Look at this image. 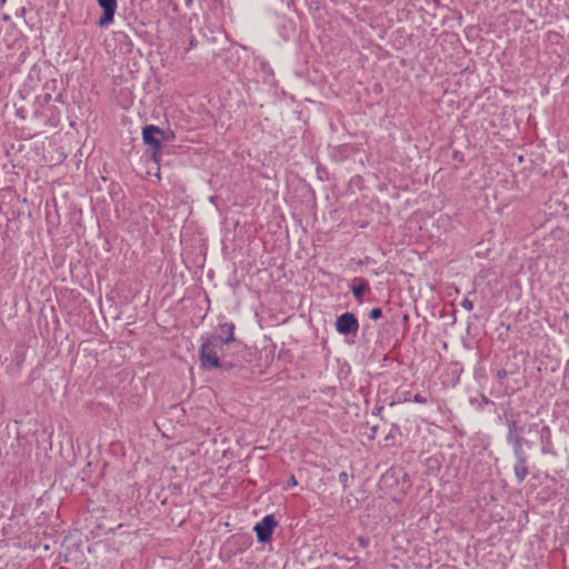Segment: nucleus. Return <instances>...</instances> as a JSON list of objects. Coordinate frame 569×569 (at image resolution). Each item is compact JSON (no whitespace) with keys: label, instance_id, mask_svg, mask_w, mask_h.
I'll list each match as a JSON object with an SVG mask.
<instances>
[{"label":"nucleus","instance_id":"nucleus-11","mask_svg":"<svg viewBox=\"0 0 569 569\" xmlns=\"http://www.w3.org/2000/svg\"><path fill=\"white\" fill-rule=\"evenodd\" d=\"M518 415H510V417L506 418L507 433H506V442H511L519 435L525 433V427L519 426L517 420Z\"/></svg>","mask_w":569,"mask_h":569},{"label":"nucleus","instance_id":"nucleus-25","mask_svg":"<svg viewBox=\"0 0 569 569\" xmlns=\"http://www.w3.org/2000/svg\"><path fill=\"white\" fill-rule=\"evenodd\" d=\"M411 401L420 405H426L428 402V398L426 396L417 393L413 396V398H411Z\"/></svg>","mask_w":569,"mask_h":569},{"label":"nucleus","instance_id":"nucleus-21","mask_svg":"<svg viewBox=\"0 0 569 569\" xmlns=\"http://www.w3.org/2000/svg\"><path fill=\"white\" fill-rule=\"evenodd\" d=\"M382 309L380 307L372 308L369 312V318L371 320H379L382 318Z\"/></svg>","mask_w":569,"mask_h":569},{"label":"nucleus","instance_id":"nucleus-9","mask_svg":"<svg viewBox=\"0 0 569 569\" xmlns=\"http://www.w3.org/2000/svg\"><path fill=\"white\" fill-rule=\"evenodd\" d=\"M513 475L518 485H521L530 473V456L513 459Z\"/></svg>","mask_w":569,"mask_h":569},{"label":"nucleus","instance_id":"nucleus-28","mask_svg":"<svg viewBox=\"0 0 569 569\" xmlns=\"http://www.w3.org/2000/svg\"><path fill=\"white\" fill-rule=\"evenodd\" d=\"M198 44V41L196 39L194 36H191L190 39H189V43H188V47H187V50L190 51L192 50L193 48H196Z\"/></svg>","mask_w":569,"mask_h":569},{"label":"nucleus","instance_id":"nucleus-34","mask_svg":"<svg viewBox=\"0 0 569 569\" xmlns=\"http://www.w3.org/2000/svg\"><path fill=\"white\" fill-rule=\"evenodd\" d=\"M382 411H383V407H382V406H380V407L375 408V410H373V412H372V413H373L375 416L380 417V419H383V417H382Z\"/></svg>","mask_w":569,"mask_h":569},{"label":"nucleus","instance_id":"nucleus-13","mask_svg":"<svg viewBox=\"0 0 569 569\" xmlns=\"http://www.w3.org/2000/svg\"><path fill=\"white\" fill-rule=\"evenodd\" d=\"M370 290L369 282L363 278H355L353 286L351 287V292L355 299L361 303L363 299V295Z\"/></svg>","mask_w":569,"mask_h":569},{"label":"nucleus","instance_id":"nucleus-17","mask_svg":"<svg viewBox=\"0 0 569 569\" xmlns=\"http://www.w3.org/2000/svg\"><path fill=\"white\" fill-rule=\"evenodd\" d=\"M508 377V371L503 368L501 369H498L497 372H496V378L498 379L499 381V392L501 395H505V393H508L509 390H508V386H506L503 383V380Z\"/></svg>","mask_w":569,"mask_h":569},{"label":"nucleus","instance_id":"nucleus-14","mask_svg":"<svg viewBox=\"0 0 569 569\" xmlns=\"http://www.w3.org/2000/svg\"><path fill=\"white\" fill-rule=\"evenodd\" d=\"M398 476L400 478V482L410 485V476L402 468L391 467L389 468L382 476L381 481L383 483H388L390 478Z\"/></svg>","mask_w":569,"mask_h":569},{"label":"nucleus","instance_id":"nucleus-33","mask_svg":"<svg viewBox=\"0 0 569 569\" xmlns=\"http://www.w3.org/2000/svg\"><path fill=\"white\" fill-rule=\"evenodd\" d=\"M481 400H482V403H483L485 406H492V407H495V406H496V403H495L492 400H490L489 398H487L486 396H482V397H481Z\"/></svg>","mask_w":569,"mask_h":569},{"label":"nucleus","instance_id":"nucleus-12","mask_svg":"<svg viewBox=\"0 0 569 569\" xmlns=\"http://www.w3.org/2000/svg\"><path fill=\"white\" fill-rule=\"evenodd\" d=\"M219 328H220V331H221L220 336H222V345L227 349H230L232 347V345H237L236 343V338H234L236 326H234L233 322L221 323L219 326Z\"/></svg>","mask_w":569,"mask_h":569},{"label":"nucleus","instance_id":"nucleus-2","mask_svg":"<svg viewBox=\"0 0 569 569\" xmlns=\"http://www.w3.org/2000/svg\"><path fill=\"white\" fill-rule=\"evenodd\" d=\"M527 432H535L538 436L541 456L558 458L559 453L553 442L552 430L547 423L542 420L532 422L528 425Z\"/></svg>","mask_w":569,"mask_h":569},{"label":"nucleus","instance_id":"nucleus-38","mask_svg":"<svg viewBox=\"0 0 569 569\" xmlns=\"http://www.w3.org/2000/svg\"><path fill=\"white\" fill-rule=\"evenodd\" d=\"M409 317L408 315H403V321H408Z\"/></svg>","mask_w":569,"mask_h":569},{"label":"nucleus","instance_id":"nucleus-29","mask_svg":"<svg viewBox=\"0 0 569 569\" xmlns=\"http://www.w3.org/2000/svg\"><path fill=\"white\" fill-rule=\"evenodd\" d=\"M400 483V478L398 476H395L393 478L389 479L388 483H385L388 487H395Z\"/></svg>","mask_w":569,"mask_h":569},{"label":"nucleus","instance_id":"nucleus-10","mask_svg":"<svg viewBox=\"0 0 569 569\" xmlns=\"http://www.w3.org/2000/svg\"><path fill=\"white\" fill-rule=\"evenodd\" d=\"M237 348H240V345H232L230 349L224 348V351L221 353V359L230 362V368L228 370H221L222 372H231L233 369L243 367L242 357L239 356L236 350Z\"/></svg>","mask_w":569,"mask_h":569},{"label":"nucleus","instance_id":"nucleus-6","mask_svg":"<svg viewBox=\"0 0 569 569\" xmlns=\"http://www.w3.org/2000/svg\"><path fill=\"white\" fill-rule=\"evenodd\" d=\"M277 526L278 521L273 515H267L257 522L253 527V531L256 532L258 542L269 543L272 540V535Z\"/></svg>","mask_w":569,"mask_h":569},{"label":"nucleus","instance_id":"nucleus-27","mask_svg":"<svg viewBox=\"0 0 569 569\" xmlns=\"http://www.w3.org/2000/svg\"><path fill=\"white\" fill-rule=\"evenodd\" d=\"M358 543L362 548H367L369 546V538L360 536L358 537Z\"/></svg>","mask_w":569,"mask_h":569},{"label":"nucleus","instance_id":"nucleus-24","mask_svg":"<svg viewBox=\"0 0 569 569\" xmlns=\"http://www.w3.org/2000/svg\"><path fill=\"white\" fill-rule=\"evenodd\" d=\"M561 386L563 388H566V389H569V362H568V366L565 369V373H563Z\"/></svg>","mask_w":569,"mask_h":569},{"label":"nucleus","instance_id":"nucleus-7","mask_svg":"<svg viewBox=\"0 0 569 569\" xmlns=\"http://www.w3.org/2000/svg\"><path fill=\"white\" fill-rule=\"evenodd\" d=\"M252 546V537L250 535H233L231 536L226 547L234 556L243 553Z\"/></svg>","mask_w":569,"mask_h":569},{"label":"nucleus","instance_id":"nucleus-16","mask_svg":"<svg viewBox=\"0 0 569 569\" xmlns=\"http://www.w3.org/2000/svg\"><path fill=\"white\" fill-rule=\"evenodd\" d=\"M507 445L511 448V453L513 459L516 458H528L530 456L529 451L523 447L519 446L513 440L511 442H507Z\"/></svg>","mask_w":569,"mask_h":569},{"label":"nucleus","instance_id":"nucleus-32","mask_svg":"<svg viewBox=\"0 0 569 569\" xmlns=\"http://www.w3.org/2000/svg\"><path fill=\"white\" fill-rule=\"evenodd\" d=\"M378 429L379 427L376 425V426H372L371 427V430H370V435H369V440H373L378 433Z\"/></svg>","mask_w":569,"mask_h":569},{"label":"nucleus","instance_id":"nucleus-26","mask_svg":"<svg viewBox=\"0 0 569 569\" xmlns=\"http://www.w3.org/2000/svg\"><path fill=\"white\" fill-rule=\"evenodd\" d=\"M298 485V481L293 475L290 476L289 480L287 481V485L284 489H289L290 487H296Z\"/></svg>","mask_w":569,"mask_h":569},{"label":"nucleus","instance_id":"nucleus-31","mask_svg":"<svg viewBox=\"0 0 569 569\" xmlns=\"http://www.w3.org/2000/svg\"><path fill=\"white\" fill-rule=\"evenodd\" d=\"M174 138V132L172 130H164L163 141H169Z\"/></svg>","mask_w":569,"mask_h":569},{"label":"nucleus","instance_id":"nucleus-8","mask_svg":"<svg viewBox=\"0 0 569 569\" xmlns=\"http://www.w3.org/2000/svg\"><path fill=\"white\" fill-rule=\"evenodd\" d=\"M97 2L103 11L98 21V26L100 28L108 27L114 20L118 2L117 0H97Z\"/></svg>","mask_w":569,"mask_h":569},{"label":"nucleus","instance_id":"nucleus-5","mask_svg":"<svg viewBox=\"0 0 569 569\" xmlns=\"http://www.w3.org/2000/svg\"><path fill=\"white\" fill-rule=\"evenodd\" d=\"M335 328L343 337L356 338L359 331L358 318L352 312H343L337 317Z\"/></svg>","mask_w":569,"mask_h":569},{"label":"nucleus","instance_id":"nucleus-37","mask_svg":"<svg viewBox=\"0 0 569 569\" xmlns=\"http://www.w3.org/2000/svg\"><path fill=\"white\" fill-rule=\"evenodd\" d=\"M453 159H457V160H459V161H462V156L460 154V152L455 151V152H453Z\"/></svg>","mask_w":569,"mask_h":569},{"label":"nucleus","instance_id":"nucleus-19","mask_svg":"<svg viewBox=\"0 0 569 569\" xmlns=\"http://www.w3.org/2000/svg\"><path fill=\"white\" fill-rule=\"evenodd\" d=\"M513 441L527 449V451H530L535 446L533 441L525 437V433L519 435Z\"/></svg>","mask_w":569,"mask_h":569},{"label":"nucleus","instance_id":"nucleus-22","mask_svg":"<svg viewBox=\"0 0 569 569\" xmlns=\"http://www.w3.org/2000/svg\"><path fill=\"white\" fill-rule=\"evenodd\" d=\"M118 34L120 37H123V40H120V43L122 46H126L128 51H131L133 44H132V41L130 40V38L126 33H123V32H118Z\"/></svg>","mask_w":569,"mask_h":569},{"label":"nucleus","instance_id":"nucleus-15","mask_svg":"<svg viewBox=\"0 0 569 569\" xmlns=\"http://www.w3.org/2000/svg\"><path fill=\"white\" fill-rule=\"evenodd\" d=\"M425 467L429 476L437 477L441 470V458L438 456H430L425 460Z\"/></svg>","mask_w":569,"mask_h":569},{"label":"nucleus","instance_id":"nucleus-30","mask_svg":"<svg viewBox=\"0 0 569 569\" xmlns=\"http://www.w3.org/2000/svg\"><path fill=\"white\" fill-rule=\"evenodd\" d=\"M402 398H398V402H408V401H411V397H410V392L409 391H406V392H402Z\"/></svg>","mask_w":569,"mask_h":569},{"label":"nucleus","instance_id":"nucleus-35","mask_svg":"<svg viewBox=\"0 0 569 569\" xmlns=\"http://www.w3.org/2000/svg\"><path fill=\"white\" fill-rule=\"evenodd\" d=\"M261 68H262V70H263L264 72H267V73H272V69H271V67H270L267 62H264V61H263V62H261Z\"/></svg>","mask_w":569,"mask_h":569},{"label":"nucleus","instance_id":"nucleus-3","mask_svg":"<svg viewBox=\"0 0 569 569\" xmlns=\"http://www.w3.org/2000/svg\"><path fill=\"white\" fill-rule=\"evenodd\" d=\"M142 141L151 150V159L156 163L161 160V148L164 138V130L154 124H147L142 128Z\"/></svg>","mask_w":569,"mask_h":569},{"label":"nucleus","instance_id":"nucleus-23","mask_svg":"<svg viewBox=\"0 0 569 569\" xmlns=\"http://www.w3.org/2000/svg\"><path fill=\"white\" fill-rule=\"evenodd\" d=\"M460 306L467 311H471L473 309V302L467 297L462 299Z\"/></svg>","mask_w":569,"mask_h":569},{"label":"nucleus","instance_id":"nucleus-36","mask_svg":"<svg viewBox=\"0 0 569 569\" xmlns=\"http://www.w3.org/2000/svg\"><path fill=\"white\" fill-rule=\"evenodd\" d=\"M559 430L565 433H569V416L567 417V426L561 425Z\"/></svg>","mask_w":569,"mask_h":569},{"label":"nucleus","instance_id":"nucleus-18","mask_svg":"<svg viewBox=\"0 0 569 569\" xmlns=\"http://www.w3.org/2000/svg\"><path fill=\"white\" fill-rule=\"evenodd\" d=\"M397 435H401V428L398 423H392L389 432L385 437L386 445L393 443Z\"/></svg>","mask_w":569,"mask_h":569},{"label":"nucleus","instance_id":"nucleus-20","mask_svg":"<svg viewBox=\"0 0 569 569\" xmlns=\"http://www.w3.org/2000/svg\"><path fill=\"white\" fill-rule=\"evenodd\" d=\"M338 480L343 489H347L349 487V475L346 471H341L338 475Z\"/></svg>","mask_w":569,"mask_h":569},{"label":"nucleus","instance_id":"nucleus-39","mask_svg":"<svg viewBox=\"0 0 569 569\" xmlns=\"http://www.w3.org/2000/svg\"><path fill=\"white\" fill-rule=\"evenodd\" d=\"M0 2H1V3H4V2H6V0H0Z\"/></svg>","mask_w":569,"mask_h":569},{"label":"nucleus","instance_id":"nucleus-4","mask_svg":"<svg viewBox=\"0 0 569 569\" xmlns=\"http://www.w3.org/2000/svg\"><path fill=\"white\" fill-rule=\"evenodd\" d=\"M60 84L57 79L46 81L42 92L36 98V103L40 107H44L51 101L64 103V89L59 88Z\"/></svg>","mask_w":569,"mask_h":569},{"label":"nucleus","instance_id":"nucleus-1","mask_svg":"<svg viewBox=\"0 0 569 569\" xmlns=\"http://www.w3.org/2000/svg\"><path fill=\"white\" fill-rule=\"evenodd\" d=\"M201 346L199 350V360L200 367L204 370H228L230 368V362L221 359V353L224 351V346L222 345V336L212 333V335H202L200 337Z\"/></svg>","mask_w":569,"mask_h":569}]
</instances>
